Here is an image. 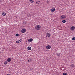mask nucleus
Masks as SVG:
<instances>
[{"instance_id":"nucleus-1","label":"nucleus","mask_w":75,"mask_h":75,"mask_svg":"<svg viewBox=\"0 0 75 75\" xmlns=\"http://www.w3.org/2000/svg\"><path fill=\"white\" fill-rule=\"evenodd\" d=\"M35 28L36 30H40V28H41V26L39 25H37L35 26Z\"/></svg>"},{"instance_id":"nucleus-2","label":"nucleus","mask_w":75,"mask_h":75,"mask_svg":"<svg viewBox=\"0 0 75 75\" xmlns=\"http://www.w3.org/2000/svg\"><path fill=\"white\" fill-rule=\"evenodd\" d=\"M47 37H50L51 36V34L49 33H47L46 35Z\"/></svg>"},{"instance_id":"nucleus-3","label":"nucleus","mask_w":75,"mask_h":75,"mask_svg":"<svg viewBox=\"0 0 75 75\" xmlns=\"http://www.w3.org/2000/svg\"><path fill=\"white\" fill-rule=\"evenodd\" d=\"M26 31V29L23 28L22 30L21 33H24Z\"/></svg>"},{"instance_id":"nucleus-4","label":"nucleus","mask_w":75,"mask_h":75,"mask_svg":"<svg viewBox=\"0 0 75 75\" xmlns=\"http://www.w3.org/2000/svg\"><path fill=\"white\" fill-rule=\"evenodd\" d=\"M11 61V58H8L7 59V62H10Z\"/></svg>"},{"instance_id":"nucleus-5","label":"nucleus","mask_w":75,"mask_h":75,"mask_svg":"<svg viewBox=\"0 0 75 75\" xmlns=\"http://www.w3.org/2000/svg\"><path fill=\"white\" fill-rule=\"evenodd\" d=\"M32 41H33V39H30L28 40V42H32Z\"/></svg>"},{"instance_id":"nucleus-6","label":"nucleus","mask_w":75,"mask_h":75,"mask_svg":"<svg viewBox=\"0 0 75 75\" xmlns=\"http://www.w3.org/2000/svg\"><path fill=\"white\" fill-rule=\"evenodd\" d=\"M65 17H66L65 15H62V16H61V19H63L64 18H65Z\"/></svg>"},{"instance_id":"nucleus-7","label":"nucleus","mask_w":75,"mask_h":75,"mask_svg":"<svg viewBox=\"0 0 75 75\" xmlns=\"http://www.w3.org/2000/svg\"><path fill=\"white\" fill-rule=\"evenodd\" d=\"M46 48L49 50V49H50L51 48V46L49 45H47L46 46Z\"/></svg>"},{"instance_id":"nucleus-8","label":"nucleus","mask_w":75,"mask_h":75,"mask_svg":"<svg viewBox=\"0 0 75 75\" xmlns=\"http://www.w3.org/2000/svg\"><path fill=\"white\" fill-rule=\"evenodd\" d=\"M74 29H75V27L74 26L71 27L70 28V29L71 30H72V31H73V30H74Z\"/></svg>"},{"instance_id":"nucleus-9","label":"nucleus","mask_w":75,"mask_h":75,"mask_svg":"<svg viewBox=\"0 0 75 75\" xmlns=\"http://www.w3.org/2000/svg\"><path fill=\"white\" fill-rule=\"evenodd\" d=\"M55 10V8H53L52 9L51 12H52V13H53L54 11Z\"/></svg>"},{"instance_id":"nucleus-10","label":"nucleus","mask_w":75,"mask_h":75,"mask_svg":"<svg viewBox=\"0 0 75 75\" xmlns=\"http://www.w3.org/2000/svg\"><path fill=\"white\" fill-rule=\"evenodd\" d=\"M28 50H31V47H28Z\"/></svg>"},{"instance_id":"nucleus-11","label":"nucleus","mask_w":75,"mask_h":75,"mask_svg":"<svg viewBox=\"0 0 75 75\" xmlns=\"http://www.w3.org/2000/svg\"><path fill=\"white\" fill-rule=\"evenodd\" d=\"M28 62H31V61H32V60L31 59H29L28 60H27Z\"/></svg>"},{"instance_id":"nucleus-12","label":"nucleus","mask_w":75,"mask_h":75,"mask_svg":"<svg viewBox=\"0 0 75 75\" xmlns=\"http://www.w3.org/2000/svg\"><path fill=\"white\" fill-rule=\"evenodd\" d=\"M40 3V1H37L36 2V4H38Z\"/></svg>"},{"instance_id":"nucleus-13","label":"nucleus","mask_w":75,"mask_h":75,"mask_svg":"<svg viewBox=\"0 0 75 75\" xmlns=\"http://www.w3.org/2000/svg\"><path fill=\"white\" fill-rule=\"evenodd\" d=\"M30 2H31L32 3H33L34 2V0H30Z\"/></svg>"},{"instance_id":"nucleus-14","label":"nucleus","mask_w":75,"mask_h":75,"mask_svg":"<svg viewBox=\"0 0 75 75\" xmlns=\"http://www.w3.org/2000/svg\"><path fill=\"white\" fill-rule=\"evenodd\" d=\"M6 13H5V12H3V13H2V15H3V16H5V15H6Z\"/></svg>"},{"instance_id":"nucleus-15","label":"nucleus","mask_w":75,"mask_h":75,"mask_svg":"<svg viewBox=\"0 0 75 75\" xmlns=\"http://www.w3.org/2000/svg\"><path fill=\"white\" fill-rule=\"evenodd\" d=\"M31 16V14H28L27 15V16L28 17H30V16Z\"/></svg>"},{"instance_id":"nucleus-16","label":"nucleus","mask_w":75,"mask_h":75,"mask_svg":"<svg viewBox=\"0 0 75 75\" xmlns=\"http://www.w3.org/2000/svg\"><path fill=\"white\" fill-rule=\"evenodd\" d=\"M62 23H65L66 22V21H65V20L62 21Z\"/></svg>"},{"instance_id":"nucleus-17","label":"nucleus","mask_w":75,"mask_h":75,"mask_svg":"<svg viewBox=\"0 0 75 75\" xmlns=\"http://www.w3.org/2000/svg\"><path fill=\"white\" fill-rule=\"evenodd\" d=\"M57 56H60V53H57Z\"/></svg>"},{"instance_id":"nucleus-18","label":"nucleus","mask_w":75,"mask_h":75,"mask_svg":"<svg viewBox=\"0 0 75 75\" xmlns=\"http://www.w3.org/2000/svg\"><path fill=\"white\" fill-rule=\"evenodd\" d=\"M4 64L5 65H6V64H7V61H6L4 62Z\"/></svg>"},{"instance_id":"nucleus-19","label":"nucleus","mask_w":75,"mask_h":75,"mask_svg":"<svg viewBox=\"0 0 75 75\" xmlns=\"http://www.w3.org/2000/svg\"><path fill=\"white\" fill-rule=\"evenodd\" d=\"M63 75H67V73H63Z\"/></svg>"},{"instance_id":"nucleus-20","label":"nucleus","mask_w":75,"mask_h":75,"mask_svg":"<svg viewBox=\"0 0 75 75\" xmlns=\"http://www.w3.org/2000/svg\"><path fill=\"white\" fill-rule=\"evenodd\" d=\"M18 35H19L18 33H17L16 34V37H18Z\"/></svg>"},{"instance_id":"nucleus-21","label":"nucleus","mask_w":75,"mask_h":75,"mask_svg":"<svg viewBox=\"0 0 75 75\" xmlns=\"http://www.w3.org/2000/svg\"><path fill=\"white\" fill-rule=\"evenodd\" d=\"M72 40H75V37H73L72 38Z\"/></svg>"},{"instance_id":"nucleus-22","label":"nucleus","mask_w":75,"mask_h":75,"mask_svg":"<svg viewBox=\"0 0 75 75\" xmlns=\"http://www.w3.org/2000/svg\"><path fill=\"white\" fill-rule=\"evenodd\" d=\"M16 43H19V41L18 40L16 42Z\"/></svg>"},{"instance_id":"nucleus-23","label":"nucleus","mask_w":75,"mask_h":75,"mask_svg":"<svg viewBox=\"0 0 75 75\" xmlns=\"http://www.w3.org/2000/svg\"><path fill=\"white\" fill-rule=\"evenodd\" d=\"M19 42H20L21 41V39H20V40H19Z\"/></svg>"},{"instance_id":"nucleus-24","label":"nucleus","mask_w":75,"mask_h":75,"mask_svg":"<svg viewBox=\"0 0 75 75\" xmlns=\"http://www.w3.org/2000/svg\"><path fill=\"white\" fill-rule=\"evenodd\" d=\"M71 66H72V67H74V65H72Z\"/></svg>"}]
</instances>
